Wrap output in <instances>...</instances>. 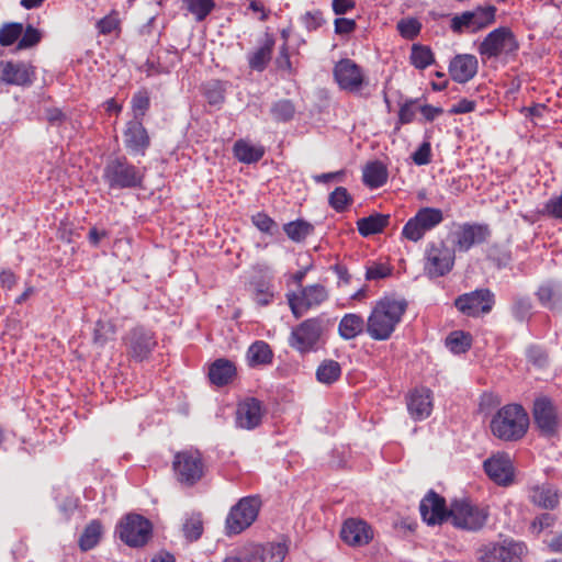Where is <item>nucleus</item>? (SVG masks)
Listing matches in <instances>:
<instances>
[{
	"instance_id": "f704fd0d",
	"label": "nucleus",
	"mask_w": 562,
	"mask_h": 562,
	"mask_svg": "<svg viewBox=\"0 0 562 562\" xmlns=\"http://www.w3.org/2000/svg\"><path fill=\"white\" fill-rule=\"evenodd\" d=\"M363 182L371 189L382 187L387 180V169L381 161L369 162L363 169Z\"/></svg>"
},
{
	"instance_id": "09e8293b",
	"label": "nucleus",
	"mask_w": 562,
	"mask_h": 562,
	"mask_svg": "<svg viewBox=\"0 0 562 562\" xmlns=\"http://www.w3.org/2000/svg\"><path fill=\"white\" fill-rule=\"evenodd\" d=\"M150 104L149 95L146 91H138L132 98V109L134 112V120L142 121Z\"/></svg>"
},
{
	"instance_id": "473e14b6",
	"label": "nucleus",
	"mask_w": 562,
	"mask_h": 562,
	"mask_svg": "<svg viewBox=\"0 0 562 562\" xmlns=\"http://www.w3.org/2000/svg\"><path fill=\"white\" fill-rule=\"evenodd\" d=\"M235 373L236 369L231 361L218 359L211 366L209 376L213 384L222 386L229 383Z\"/></svg>"
},
{
	"instance_id": "13d9d810",
	"label": "nucleus",
	"mask_w": 562,
	"mask_h": 562,
	"mask_svg": "<svg viewBox=\"0 0 562 562\" xmlns=\"http://www.w3.org/2000/svg\"><path fill=\"white\" fill-rule=\"evenodd\" d=\"M543 213L553 218L562 220V191L560 195L552 196L547 201Z\"/></svg>"
},
{
	"instance_id": "7ed1b4c3",
	"label": "nucleus",
	"mask_w": 562,
	"mask_h": 562,
	"mask_svg": "<svg viewBox=\"0 0 562 562\" xmlns=\"http://www.w3.org/2000/svg\"><path fill=\"white\" fill-rule=\"evenodd\" d=\"M102 177L111 190H123L140 187L144 172L121 156L108 160Z\"/></svg>"
},
{
	"instance_id": "5701e85b",
	"label": "nucleus",
	"mask_w": 562,
	"mask_h": 562,
	"mask_svg": "<svg viewBox=\"0 0 562 562\" xmlns=\"http://www.w3.org/2000/svg\"><path fill=\"white\" fill-rule=\"evenodd\" d=\"M263 415L262 403L255 397H247L237 405L236 425L241 429H255L261 424Z\"/></svg>"
},
{
	"instance_id": "37998d69",
	"label": "nucleus",
	"mask_w": 562,
	"mask_h": 562,
	"mask_svg": "<svg viewBox=\"0 0 562 562\" xmlns=\"http://www.w3.org/2000/svg\"><path fill=\"white\" fill-rule=\"evenodd\" d=\"M352 201V196L344 187H337L328 196L329 205L339 213L345 212Z\"/></svg>"
},
{
	"instance_id": "c756f323",
	"label": "nucleus",
	"mask_w": 562,
	"mask_h": 562,
	"mask_svg": "<svg viewBox=\"0 0 562 562\" xmlns=\"http://www.w3.org/2000/svg\"><path fill=\"white\" fill-rule=\"evenodd\" d=\"M234 156L244 164H255L265 155V147L247 139H238L233 147Z\"/></svg>"
},
{
	"instance_id": "e433bc0d",
	"label": "nucleus",
	"mask_w": 562,
	"mask_h": 562,
	"mask_svg": "<svg viewBox=\"0 0 562 562\" xmlns=\"http://www.w3.org/2000/svg\"><path fill=\"white\" fill-rule=\"evenodd\" d=\"M409 60L416 69L423 70L435 63V56L429 46L413 44Z\"/></svg>"
},
{
	"instance_id": "49530a36",
	"label": "nucleus",
	"mask_w": 562,
	"mask_h": 562,
	"mask_svg": "<svg viewBox=\"0 0 562 562\" xmlns=\"http://www.w3.org/2000/svg\"><path fill=\"white\" fill-rule=\"evenodd\" d=\"M23 32L21 23H8L0 29V45L10 46L12 45Z\"/></svg>"
},
{
	"instance_id": "9d476101",
	"label": "nucleus",
	"mask_w": 562,
	"mask_h": 562,
	"mask_svg": "<svg viewBox=\"0 0 562 562\" xmlns=\"http://www.w3.org/2000/svg\"><path fill=\"white\" fill-rule=\"evenodd\" d=\"M454 250L445 243H429L425 249L424 271L429 278L448 274L454 265Z\"/></svg>"
},
{
	"instance_id": "a211bd4d",
	"label": "nucleus",
	"mask_w": 562,
	"mask_h": 562,
	"mask_svg": "<svg viewBox=\"0 0 562 562\" xmlns=\"http://www.w3.org/2000/svg\"><path fill=\"white\" fill-rule=\"evenodd\" d=\"M487 476L497 485L507 486L514 482V465L508 454L497 453L483 463Z\"/></svg>"
},
{
	"instance_id": "79ce46f5",
	"label": "nucleus",
	"mask_w": 562,
	"mask_h": 562,
	"mask_svg": "<svg viewBox=\"0 0 562 562\" xmlns=\"http://www.w3.org/2000/svg\"><path fill=\"white\" fill-rule=\"evenodd\" d=\"M188 11L198 22L203 21L214 9V0H183Z\"/></svg>"
},
{
	"instance_id": "f3484780",
	"label": "nucleus",
	"mask_w": 562,
	"mask_h": 562,
	"mask_svg": "<svg viewBox=\"0 0 562 562\" xmlns=\"http://www.w3.org/2000/svg\"><path fill=\"white\" fill-rule=\"evenodd\" d=\"M334 78L339 88L349 92H357L364 82L362 69L351 59L339 60L334 67Z\"/></svg>"
},
{
	"instance_id": "412c9836",
	"label": "nucleus",
	"mask_w": 562,
	"mask_h": 562,
	"mask_svg": "<svg viewBox=\"0 0 562 562\" xmlns=\"http://www.w3.org/2000/svg\"><path fill=\"white\" fill-rule=\"evenodd\" d=\"M419 512L423 520L428 525H440L449 518V509L442 496L429 491L419 504Z\"/></svg>"
},
{
	"instance_id": "ea45409f",
	"label": "nucleus",
	"mask_w": 562,
	"mask_h": 562,
	"mask_svg": "<svg viewBox=\"0 0 562 562\" xmlns=\"http://www.w3.org/2000/svg\"><path fill=\"white\" fill-rule=\"evenodd\" d=\"M247 358L251 366L267 364L272 360V351L267 342L256 341L249 347Z\"/></svg>"
},
{
	"instance_id": "603ef678",
	"label": "nucleus",
	"mask_w": 562,
	"mask_h": 562,
	"mask_svg": "<svg viewBox=\"0 0 562 562\" xmlns=\"http://www.w3.org/2000/svg\"><path fill=\"white\" fill-rule=\"evenodd\" d=\"M555 524V516L549 513L537 516L530 525V532L538 536L543 530L553 527Z\"/></svg>"
},
{
	"instance_id": "864d4df0",
	"label": "nucleus",
	"mask_w": 562,
	"mask_h": 562,
	"mask_svg": "<svg viewBox=\"0 0 562 562\" xmlns=\"http://www.w3.org/2000/svg\"><path fill=\"white\" fill-rule=\"evenodd\" d=\"M532 304L529 297H517L514 301L512 311L515 318L525 321L531 312Z\"/></svg>"
},
{
	"instance_id": "393cba45",
	"label": "nucleus",
	"mask_w": 562,
	"mask_h": 562,
	"mask_svg": "<svg viewBox=\"0 0 562 562\" xmlns=\"http://www.w3.org/2000/svg\"><path fill=\"white\" fill-rule=\"evenodd\" d=\"M32 66L21 61H0V81L7 85L29 86L33 82Z\"/></svg>"
},
{
	"instance_id": "338daca9",
	"label": "nucleus",
	"mask_w": 562,
	"mask_h": 562,
	"mask_svg": "<svg viewBox=\"0 0 562 562\" xmlns=\"http://www.w3.org/2000/svg\"><path fill=\"white\" fill-rule=\"evenodd\" d=\"M415 117V110L413 106V102H406L401 105L398 111V119L402 124L411 123Z\"/></svg>"
},
{
	"instance_id": "0eeeda50",
	"label": "nucleus",
	"mask_w": 562,
	"mask_h": 562,
	"mask_svg": "<svg viewBox=\"0 0 562 562\" xmlns=\"http://www.w3.org/2000/svg\"><path fill=\"white\" fill-rule=\"evenodd\" d=\"M116 532L125 544L138 548L145 546L150 539L153 525L142 515L127 514L120 520Z\"/></svg>"
},
{
	"instance_id": "680f3d73",
	"label": "nucleus",
	"mask_w": 562,
	"mask_h": 562,
	"mask_svg": "<svg viewBox=\"0 0 562 562\" xmlns=\"http://www.w3.org/2000/svg\"><path fill=\"white\" fill-rule=\"evenodd\" d=\"M334 26H335L336 34L349 35L350 33H352L356 30L357 23L352 19H347V18L340 16V18L335 19Z\"/></svg>"
},
{
	"instance_id": "f8f14e48",
	"label": "nucleus",
	"mask_w": 562,
	"mask_h": 562,
	"mask_svg": "<svg viewBox=\"0 0 562 562\" xmlns=\"http://www.w3.org/2000/svg\"><path fill=\"white\" fill-rule=\"evenodd\" d=\"M172 465L177 480L189 486L200 481L204 474V463L198 450L177 452Z\"/></svg>"
},
{
	"instance_id": "774afa93",
	"label": "nucleus",
	"mask_w": 562,
	"mask_h": 562,
	"mask_svg": "<svg viewBox=\"0 0 562 562\" xmlns=\"http://www.w3.org/2000/svg\"><path fill=\"white\" fill-rule=\"evenodd\" d=\"M222 562H252V560L246 546H244L243 548L227 555Z\"/></svg>"
},
{
	"instance_id": "5fc2aeb1",
	"label": "nucleus",
	"mask_w": 562,
	"mask_h": 562,
	"mask_svg": "<svg viewBox=\"0 0 562 562\" xmlns=\"http://www.w3.org/2000/svg\"><path fill=\"white\" fill-rule=\"evenodd\" d=\"M252 224L262 233L273 234L276 222L265 213H257L251 217Z\"/></svg>"
},
{
	"instance_id": "2f4dec72",
	"label": "nucleus",
	"mask_w": 562,
	"mask_h": 562,
	"mask_svg": "<svg viewBox=\"0 0 562 562\" xmlns=\"http://www.w3.org/2000/svg\"><path fill=\"white\" fill-rule=\"evenodd\" d=\"M274 41L266 37L265 42L248 54V64L252 70L263 71L271 59Z\"/></svg>"
},
{
	"instance_id": "0e129e2a",
	"label": "nucleus",
	"mask_w": 562,
	"mask_h": 562,
	"mask_svg": "<svg viewBox=\"0 0 562 562\" xmlns=\"http://www.w3.org/2000/svg\"><path fill=\"white\" fill-rule=\"evenodd\" d=\"M356 8V0H333L331 9L333 12L340 16Z\"/></svg>"
},
{
	"instance_id": "ddd939ff",
	"label": "nucleus",
	"mask_w": 562,
	"mask_h": 562,
	"mask_svg": "<svg viewBox=\"0 0 562 562\" xmlns=\"http://www.w3.org/2000/svg\"><path fill=\"white\" fill-rule=\"evenodd\" d=\"M496 9L493 5L477 8L473 11H465L451 20V30L454 33L468 31L475 33L495 21Z\"/></svg>"
},
{
	"instance_id": "423d86ee",
	"label": "nucleus",
	"mask_w": 562,
	"mask_h": 562,
	"mask_svg": "<svg viewBox=\"0 0 562 562\" xmlns=\"http://www.w3.org/2000/svg\"><path fill=\"white\" fill-rule=\"evenodd\" d=\"M488 517L485 508L473 505L469 499H456L449 508V518L457 528L476 531L481 529Z\"/></svg>"
},
{
	"instance_id": "20e7f679",
	"label": "nucleus",
	"mask_w": 562,
	"mask_h": 562,
	"mask_svg": "<svg viewBox=\"0 0 562 562\" xmlns=\"http://www.w3.org/2000/svg\"><path fill=\"white\" fill-rule=\"evenodd\" d=\"M324 321L321 317H312L295 326L289 337V345L300 353H308L319 349Z\"/></svg>"
},
{
	"instance_id": "3c124183",
	"label": "nucleus",
	"mask_w": 562,
	"mask_h": 562,
	"mask_svg": "<svg viewBox=\"0 0 562 562\" xmlns=\"http://www.w3.org/2000/svg\"><path fill=\"white\" fill-rule=\"evenodd\" d=\"M203 531L202 520L199 516L190 517L183 525L184 537L190 541L198 540Z\"/></svg>"
},
{
	"instance_id": "a19ab883",
	"label": "nucleus",
	"mask_w": 562,
	"mask_h": 562,
	"mask_svg": "<svg viewBox=\"0 0 562 562\" xmlns=\"http://www.w3.org/2000/svg\"><path fill=\"white\" fill-rule=\"evenodd\" d=\"M283 229L291 240L300 243L304 240L313 232V226L305 221L297 220L294 222L286 223L283 226Z\"/></svg>"
},
{
	"instance_id": "9b49d317",
	"label": "nucleus",
	"mask_w": 562,
	"mask_h": 562,
	"mask_svg": "<svg viewBox=\"0 0 562 562\" xmlns=\"http://www.w3.org/2000/svg\"><path fill=\"white\" fill-rule=\"evenodd\" d=\"M286 299L293 316L300 318L327 301L328 291L322 284H311L301 286L299 292L288 293Z\"/></svg>"
},
{
	"instance_id": "72a5a7b5",
	"label": "nucleus",
	"mask_w": 562,
	"mask_h": 562,
	"mask_svg": "<svg viewBox=\"0 0 562 562\" xmlns=\"http://www.w3.org/2000/svg\"><path fill=\"white\" fill-rule=\"evenodd\" d=\"M540 303L548 308H554L562 301V285L555 281L541 284L537 292Z\"/></svg>"
},
{
	"instance_id": "7c9ffc66",
	"label": "nucleus",
	"mask_w": 562,
	"mask_h": 562,
	"mask_svg": "<svg viewBox=\"0 0 562 562\" xmlns=\"http://www.w3.org/2000/svg\"><path fill=\"white\" fill-rule=\"evenodd\" d=\"M390 215L375 213L357 221V228L361 236L368 237L381 233L389 224Z\"/></svg>"
},
{
	"instance_id": "b1692460",
	"label": "nucleus",
	"mask_w": 562,
	"mask_h": 562,
	"mask_svg": "<svg viewBox=\"0 0 562 562\" xmlns=\"http://www.w3.org/2000/svg\"><path fill=\"white\" fill-rule=\"evenodd\" d=\"M340 537L351 547H362L373 539V530L364 520L350 518L344 522Z\"/></svg>"
},
{
	"instance_id": "4d7b16f0",
	"label": "nucleus",
	"mask_w": 562,
	"mask_h": 562,
	"mask_svg": "<svg viewBox=\"0 0 562 562\" xmlns=\"http://www.w3.org/2000/svg\"><path fill=\"white\" fill-rule=\"evenodd\" d=\"M412 159L415 165H428L431 160V146L430 143L424 142L413 154Z\"/></svg>"
},
{
	"instance_id": "bf43d9fd",
	"label": "nucleus",
	"mask_w": 562,
	"mask_h": 562,
	"mask_svg": "<svg viewBox=\"0 0 562 562\" xmlns=\"http://www.w3.org/2000/svg\"><path fill=\"white\" fill-rule=\"evenodd\" d=\"M302 21H303L304 26L308 31L317 30L318 27H321L325 23L323 13L319 10H314V11L306 12L302 16Z\"/></svg>"
},
{
	"instance_id": "1a4fd4ad",
	"label": "nucleus",
	"mask_w": 562,
	"mask_h": 562,
	"mask_svg": "<svg viewBox=\"0 0 562 562\" xmlns=\"http://www.w3.org/2000/svg\"><path fill=\"white\" fill-rule=\"evenodd\" d=\"M260 509V501L256 496H247L234 505L226 517V533L238 535L250 527Z\"/></svg>"
},
{
	"instance_id": "58836bf2",
	"label": "nucleus",
	"mask_w": 562,
	"mask_h": 562,
	"mask_svg": "<svg viewBox=\"0 0 562 562\" xmlns=\"http://www.w3.org/2000/svg\"><path fill=\"white\" fill-rule=\"evenodd\" d=\"M102 536V526L99 521L92 520L83 530L79 539V547L83 551L94 548Z\"/></svg>"
},
{
	"instance_id": "052dcab7",
	"label": "nucleus",
	"mask_w": 562,
	"mask_h": 562,
	"mask_svg": "<svg viewBox=\"0 0 562 562\" xmlns=\"http://www.w3.org/2000/svg\"><path fill=\"white\" fill-rule=\"evenodd\" d=\"M41 40L40 32L33 26H27L24 33L22 32L21 40L19 41V48H29L37 44Z\"/></svg>"
},
{
	"instance_id": "6e6d98bb",
	"label": "nucleus",
	"mask_w": 562,
	"mask_h": 562,
	"mask_svg": "<svg viewBox=\"0 0 562 562\" xmlns=\"http://www.w3.org/2000/svg\"><path fill=\"white\" fill-rule=\"evenodd\" d=\"M119 25H120V19H119L117 13H115V12L104 16L97 24L99 32L103 35H109V34L113 33L114 31H116L119 29Z\"/></svg>"
},
{
	"instance_id": "aec40b11",
	"label": "nucleus",
	"mask_w": 562,
	"mask_h": 562,
	"mask_svg": "<svg viewBox=\"0 0 562 562\" xmlns=\"http://www.w3.org/2000/svg\"><path fill=\"white\" fill-rule=\"evenodd\" d=\"M124 146L133 156H145L150 145V137L142 121L133 120L126 124L123 133Z\"/></svg>"
},
{
	"instance_id": "69168bd1",
	"label": "nucleus",
	"mask_w": 562,
	"mask_h": 562,
	"mask_svg": "<svg viewBox=\"0 0 562 562\" xmlns=\"http://www.w3.org/2000/svg\"><path fill=\"white\" fill-rule=\"evenodd\" d=\"M476 106L475 101L462 99L452 105L450 113L452 114H464L474 111Z\"/></svg>"
},
{
	"instance_id": "4c0bfd02",
	"label": "nucleus",
	"mask_w": 562,
	"mask_h": 562,
	"mask_svg": "<svg viewBox=\"0 0 562 562\" xmlns=\"http://www.w3.org/2000/svg\"><path fill=\"white\" fill-rule=\"evenodd\" d=\"M341 375L340 364L331 359L324 360L316 370L317 381L323 384H333Z\"/></svg>"
},
{
	"instance_id": "39448f33",
	"label": "nucleus",
	"mask_w": 562,
	"mask_h": 562,
	"mask_svg": "<svg viewBox=\"0 0 562 562\" xmlns=\"http://www.w3.org/2000/svg\"><path fill=\"white\" fill-rule=\"evenodd\" d=\"M519 45L514 33L506 26L490 32L479 45L477 52L483 61L496 59L517 52Z\"/></svg>"
},
{
	"instance_id": "4be33fe9",
	"label": "nucleus",
	"mask_w": 562,
	"mask_h": 562,
	"mask_svg": "<svg viewBox=\"0 0 562 562\" xmlns=\"http://www.w3.org/2000/svg\"><path fill=\"white\" fill-rule=\"evenodd\" d=\"M125 344L128 348L130 355L134 359L143 361L149 356L156 346V340L150 330L138 326L127 334Z\"/></svg>"
},
{
	"instance_id": "4468645a",
	"label": "nucleus",
	"mask_w": 562,
	"mask_h": 562,
	"mask_svg": "<svg viewBox=\"0 0 562 562\" xmlns=\"http://www.w3.org/2000/svg\"><path fill=\"white\" fill-rule=\"evenodd\" d=\"M494 302V294L488 289H479L458 296L454 305L462 314L477 317L490 313Z\"/></svg>"
},
{
	"instance_id": "c9c22d12",
	"label": "nucleus",
	"mask_w": 562,
	"mask_h": 562,
	"mask_svg": "<svg viewBox=\"0 0 562 562\" xmlns=\"http://www.w3.org/2000/svg\"><path fill=\"white\" fill-rule=\"evenodd\" d=\"M530 499L535 505L546 509H553L559 503L558 493L544 485L531 487Z\"/></svg>"
},
{
	"instance_id": "2eb2a0df",
	"label": "nucleus",
	"mask_w": 562,
	"mask_h": 562,
	"mask_svg": "<svg viewBox=\"0 0 562 562\" xmlns=\"http://www.w3.org/2000/svg\"><path fill=\"white\" fill-rule=\"evenodd\" d=\"M451 236L457 250L468 251L474 245L482 244L488 238L490 228L486 224L462 223L456 226Z\"/></svg>"
},
{
	"instance_id": "de8ad7c7",
	"label": "nucleus",
	"mask_w": 562,
	"mask_h": 562,
	"mask_svg": "<svg viewBox=\"0 0 562 562\" xmlns=\"http://www.w3.org/2000/svg\"><path fill=\"white\" fill-rule=\"evenodd\" d=\"M271 114L278 122H286L294 115V106L289 100H281L271 106Z\"/></svg>"
},
{
	"instance_id": "bb28decb",
	"label": "nucleus",
	"mask_w": 562,
	"mask_h": 562,
	"mask_svg": "<svg viewBox=\"0 0 562 562\" xmlns=\"http://www.w3.org/2000/svg\"><path fill=\"white\" fill-rule=\"evenodd\" d=\"M535 423L546 435H552L558 425L557 413L552 402L547 397H540L533 404Z\"/></svg>"
},
{
	"instance_id": "a878e982",
	"label": "nucleus",
	"mask_w": 562,
	"mask_h": 562,
	"mask_svg": "<svg viewBox=\"0 0 562 562\" xmlns=\"http://www.w3.org/2000/svg\"><path fill=\"white\" fill-rule=\"evenodd\" d=\"M246 548L252 562H283L289 551L285 542L249 543Z\"/></svg>"
},
{
	"instance_id": "cd10ccee",
	"label": "nucleus",
	"mask_w": 562,
	"mask_h": 562,
	"mask_svg": "<svg viewBox=\"0 0 562 562\" xmlns=\"http://www.w3.org/2000/svg\"><path fill=\"white\" fill-rule=\"evenodd\" d=\"M477 67V59L474 55L460 54L450 61L449 72L454 81L464 83L476 75Z\"/></svg>"
},
{
	"instance_id": "c85d7f7f",
	"label": "nucleus",
	"mask_w": 562,
	"mask_h": 562,
	"mask_svg": "<svg viewBox=\"0 0 562 562\" xmlns=\"http://www.w3.org/2000/svg\"><path fill=\"white\" fill-rule=\"evenodd\" d=\"M367 331V322L356 313L345 314L338 324V334L345 340H351Z\"/></svg>"
},
{
	"instance_id": "a18cd8bd",
	"label": "nucleus",
	"mask_w": 562,
	"mask_h": 562,
	"mask_svg": "<svg viewBox=\"0 0 562 562\" xmlns=\"http://www.w3.org/2000/svg\"><path fill=\"white\" fill-rule=\"evenodd\" d=\"M396 29L402 37L414 40L422 30V23L415 18L402 19L397 22Z\"/></svg>"
},
{
	"instance_id": "dca6fc26",
	"label": "nucleus",
	"mask_w": 562,
	"mask_h": 562,
	"mask_svg": "<svg viewBox=\"0 0 562 562\" xmlns=\"http://www.w3.org/2000/svg\"><path fill=\"white\" fill-rule=\"evenodd\" d=\"M525 546L521 542L507 541L488 543L479 550L480 562H519Z\"/></svg>"
},
{
	"instance_id": "e2e57ef3",
	"label": "nucleus",
	"mask_w": 562,
	"mask_h": 562,
	"mask_svg": "<svg viewBox=\"0 0 562 562\" xmlns=\"http://www.w3.org/2000/svg\"><path fill=\"white\" fill-rule=\"evenodd\" d=\"M391 273V270L387 266L382 263H374L367 268L366 279L367 280H379L386 278Z\"/></svg>"
},
{
	"instance_id": "6ab92c4d",
	"label": "nucleus",
	"mask_w": 562,
	"mask_h": 562,
	"mask_svg": "<svg viewBox=\"0 0 562 562\" xmlns=\"http://www.w3.org/2000/svg\"><path fill=\"white\" fill-rule=\"evenodd\" d=\"M407 412L412 419L418 422L428 418L432 412V392L428 387L419 386L406 395Z\"/></svg>"
},
{
	"instance_id": "f257e3e1",
	"label": "nucleus",
	"mask_w": 562,
	"mask_h": 562,
	"mask_svg": "<svg viewBox=\"0 0 562 562\" xmlns=\"http://www.w3.org/2000/svg\"><path fill=\"white\" fill-rule=\"evenodd\" d=\"M407 310L405 299L384 296L375 302L368 319L367 334L370 338L384 341L391 338Z\"/></svg>"
},
{
	"instance_id": "8fccbe9b",
	"label": "nucleus",
	"mask_w": 562,
	"mask_h": 562,
	"mask_svg": "<svg viewBox=\"0 0 562 562\" xmlns=\"http://www.w3.org/2000/svg\"><path fill=\"white\" fill-rule=\"evenodd\" d=\"M274 296L272 286L267 282H258L255 284L254 301L260 306H267L272 302Z\"/></svg>"
},
{
	"instance_id": "6e6552de",
	"label": "nucleus",
	"mask_w": 562,
	"mask_h": 562,
	"mask_svg": "<svg viewBox=\"0 0 562 562\" xmlns=\"http://www.w3.org/2000/svg\"><path fill=\"white\" fill-rule=\"evenodd\" d=\"M443 218V212L440 209L422 207L403 226L402 236L409 241L417 243L424 238L426 233L440 225Z\"/></svg>"
},
{
	"instance_id": "f03ea898",
	"label": "nucleus",
	"mask_w": 562,
	"mask_h": 562,
	"mask_svg": "<svg viewBox=\"0 0 562 562\" xmlns=\"http://www.w3.org/2000/svg\"><path fill=\"white\" fill-rule=\"evenodd\" d=\"M528 426V414L518 404L503 406L491 420L493 435L505 441L520 439L526 434Z\"/></svg>"
},
{
	"instance_id": "c03bdc74",
	"label": "nucleus",
	"mask_w": 562,
	"mask_h": 562,
	"mask_svg": "<svg viewBox=\"0 0 562 562\" xmlns=\"http://www.w3.org/2000/svg\"><path fill=\"white\" fill-rule=\"evenodd\" d=\"M446 345L453 353H463L471 347V338L463 331H453L447 337Z\"/></svg>"
}]
</instances>
